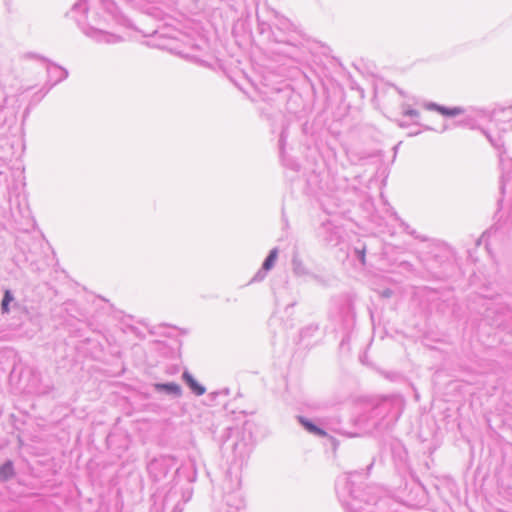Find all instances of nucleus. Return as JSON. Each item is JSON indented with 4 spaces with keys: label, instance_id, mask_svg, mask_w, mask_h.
Here are the masks:
<instances>
[{
    "label": "nucleus",
    "instance_id": "5",
    "mask_svg": "<svg viewBox=\"0 0 512 512\" xmlns=\"http://www.w3.org/2000/svg\"><path fill=\"white\" fill-rule=\"evenodd\" d=\"M276 259H277V251L272 250L270 252V254L268 255V257L266 258V260L264 261L263 268L265 270H270L274 266Z\"/></svg>",
    "mask_w": 512,
    "mask_h": 512
},
{
    "label": "nucleus",
    "instance_id": "3",
    "mask_svg": "<svg viewBox=\"0 0 512 512\" xmlns=\"http://www.w3.org/2000/svg\"><path fill=\"white\" fill-rule=\"evenodd\" d=\"M301 424L310 432L313 434H316L321 437H325L327 434L324 430L314 425L312 422H310L307 419L300 418Z\"/></svg>",
    "mask_w": 512,
    "mask_h": 512
},
{
    "label": "nucleus",
    "instance_id": "1",
    "mask_svg": "<svg viewBox=\"0 0 512 512\" xmlns=\"http://www.w3.org/2000/svg\"><path fill=\"white\" fill-rule=\"evenodd\" d=\"M183 379L196 395L200 396L205 393V388L200 385L189 372L186 371L183 373Z\"/></svg>",
    "mask_w": 512,
    "mask_h": 512
},
{
    "label": "nucleus",
    "instance_id": "2",
    "mask_svg": "<svg viewBox=\"0 0 512 512\" xmlns=\"http://www.w3.org/2000/svg\"><path fill=\"white\" fill-rule=\"evenodd\" d=\"M431 108L444 116L454 117L463 113V109L460 107L447 108L433 104Z\"/></svg>",
    "mask_w": 512,
    "mask_h": 512
},
{
    "label": "nucleus",
    "instance_id": "7",
    "mask_svg": "<svg viewBox=\"0 0 512 512\" xmlns=\"http://www.w3.org/2000/svg\"><path fill=\"white\" fill-rule=\"evenodd\" d=\"M359 253H360V259H361L362 263L364 264L365 263V253H364V251H361Z\"/></svg>",
    "mask_w": 512,
    "mask_h": 512
},
{
    "label": "nucleus",
    "instance_id": "4",
    "mask_svg": "<svg viewBox=\"0 0 512 512\" xmlns=\"http://www.w3.org/2000/svg\"><path fill=\"white\" fill-rule=\"evenodd\" d=\"M14 474L13 465L7 462L0 467V480H7Z\"/></svg>",
    "mask_w": 512,
    "mask_h": 512
},
{
    "label": "nucleus",
    "instance_id": "6",
    "mask_svg": "<svg viewBox=\"0 0 512 512\" xmlns=\"http://www.w3.org/2000/svg\"><path fill=\"white\" fill-rule=\"evenodd\" d=\"M13 300V297L9 290H6L4 293V298L1 303V308L4 313L9 311V303Z\"/></svg>",
    "mask_w": 512,
    "mask_h": 512
}]
</instances>
